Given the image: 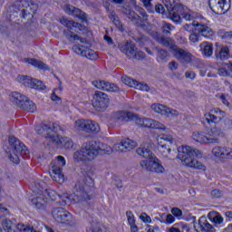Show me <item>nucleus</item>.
Returning a JSON list of instances; mask_svg holds the SVG:
<instances>
[{
  "mask_svg": "<svg viewBox=\"0 0 232 232\" xmlns=\"http://www.w3.org/2000/svg\"><path fill=\"white\" fill-rule=\"evenodd\" d=\"M76 194L68 196V194L64 193L63 195H59L55 190H43L44 195L45 197H49L51 200L60 199L61 206H70L73 204V202H81L82 198L84 200H90L92 197V190L93 189V180L92 178H87L86 181L79 182L76 185Z\"/></svg>",
  "mask_w": 232,
  "mask_h": 232,
  "instance_id": "nucleus-1",
  "label": "nucleus"
},
{
  "mask_svg": "<svg viewBox=\"0 0 232 232\" xmlns=\"http://www.w3.org/2000/svg\"><path fill=\"white\" fill-rule=\"evenodd\" d=\"M113 149L106 143L89 142L73 153L75 162H92L97 155H111Z\"/></svg>",
  "mask_w": 232,
  "mask_h": 232,
  "instance_id": "nucleus-2",
  "label": "nucleus"
},
{
  "mask_svg": "<svg viewBox=\"0 0 232 232\" xmlns=\"http://www.w3.org/2000/svg\"><path fill=\"white\" fill-rule=\"evenodd\" d=\"M177 157L183 166L191 168L192 169H198L199 171H206V165L197 160V159H202V151L198 150V149L188 145H181L178 147Z\"/></svg>",
  "mask_w": 232,
  "mask_h": 232,
  "instance_id": "nucleus-3",
  "label": "nucleus"
},
{
  "mask_svg": "<svg viewBox=\"0 0 232 232\" xmlns=\"http://www.w3.org/2000/svg\"><path fill=\"white\" fill-rule=\"evenodd\" d=\"M136 153L140 155V157H143V160L140 162V166L141 169L144 171H150L151 173H158L159 175H162V173H166V169L162 166V162L150 149H146L144 147H140L137 149Z\"/></svg>",
  "mask_w": 232,
  "mask_h": 232,
  "instance_id": "nucleus-4",
  "label": "nucleus"
},
{
  "mask_svg": "<svg viewBox=\"0 0 232 232\" xmlns=\"http://www.w3.org/2000/svg\"><path fill=\"white\" fill-rule=\"evenodd\" d=\"M35 130L39 135H45L46 139L50 140L51 142H55L60 148H64V150H72L73 148L72 139L59 136L57 133L59 131V126L42 125L41 127H36Z\"/></svg>",
  "mask_w": 232,
  "mask_h": 232,
  "instance_id": "nucleus-5",
  "label": "nucleus"
},
{
  "mask_svg": "<svg viewBox=\"0 0 232 232\" xmlns=\"http://www.w3.org/2000/svg\"><path fill=\"white\" fill-rule=\"evenodd\" d=\"M6 155L13 164H19L21 162V155L26 151V146L15 137L9 139V147L5 150Z\"/></svg>",
  "mask_w": 232,
  "mask_h": 232,
  "instance_id": "nucleus-6",
  "label": "nucleus"
},
{
  "mask_svg": "<svg viewBox=\"0 0 232 232\" xmlns=\"http://www.w3.org/2000/svg\"><path fill=\"white\" fill-rule=\"evenodd\" d=\"M45 187L46 183L43 180H37L33 186V191L36 196L31 200V204L36 209H44V208H46L48 197H46L43 191Z\"/></svg>",
  "mask_w": 232,
  "mask_h": 232,
  "instance_id": "nucleus-7",
  "label": "nucleus"
},
{
  "mask_svg": "<svg viewBox=\"0 0 232 232\" xmlns=\"http://www.w3.org/2000/svg\"><path fill=\"white\" fill-rule=\"evenodd\" d=\"M60 23L65 28H67V31L65 32L66 37L70 41H80L82 44H86V39L81 38L79 34L73 33V32H81V24L74 22L72 19H69L67 17H62L60 18Z\"/></svg>",
  "mask_w": 232,
  "mask_h": 232,
  "instance_id": "nucleus-8",
  "label": "nucleus"
},
{
  "mask_svg": "<svg viewBox=\"0 0 232 232\" xmlns=\"http://www.w3.org/2000/svg\"><path fill=\"white\" fill-rule=\"evenodd\" d=\"M66 166V160L64 157L58 156L54 160L52 161L50 166V177L53 180L58 182V184L64 183V174H63V168Z\"/></svg>",
  "mask_w": 232,
  "mask_h": 232,
  "instance_id": "nucleus-9",
  "label": "nucleus"
},
{
  "mask_svg": "<svg viewBox=\"0 0 232 232\" xmlns=\"http://www.w3.org/2000/svg\"><path fill=\"white\" fill-rule=\"evenodd\" d=\"M180 15L185 21H193V19H195L193 11L189 10V8L182 4H176L174 5V10L170 12V19L174 23L179 24L182 21Z\"/></svg>",
  "mask_w": 232,
  "mask_h": 232,
  "instance_id": "nucleus-10",
  "label": "nucleus"
},
{
  "mask_svg": "<svg viewBox=\"0 0 232 232\" xmlns=\"http://www.w3.org/2000/svg\"><path fill=\"white\" fill-rule=\"evenodd\" d=\"M184 30L187 32H191L192 30H195L202 35L203 37H206L207 39H209L210 37H213V30L208 26L206 22H202L201 20L193 22L192 24H186L184 25Z\"/></svg>",
  "mask_w": 232,
  "mask_h": 232,
  "instance_id": "nucleus-11",
  "label": "nucleus"
},
{
  "mask_svg": "<svg viewBox=\"0 0 232 232\" xmlns=\"http://www.w3.org/2000/svg\"><path fill=\"white\" fill-rule=\"evenodd\" d=\"M76 131H85L86 133H99L101 127L99 123L90 120H77L73 124Z\"/></svg>",
  "mask_w": 232,
  "mask_h": 232,
  "instance_id": "nucleus-12",
  "label": "nucleus"
},
{
  "mask_svg": "<svg viewBox=\"0 0 232 232\" xmlns=\"http://www.w3.org/2000/svg\"><path fill=\"white\" fill-rule=\"evenodd\" d=\"M212 157L215 160L224 162L225 160H232V148L228 146H216L212 149Z\"/></svg>",
  "mask_w": 232,
  "mask_h": 232,
  "instance_id": "nucleus-13",
  "label": "nucleus"
},
{
  "mask_svg": "<svg viewBox=\"0 0 232 232\" xmlns=\"http://www.w3.org/2000/svg\"><path fill=\"white\" fill-rule=\"evenodd\" d=\"M208 6L214 14L222 15L231 8V2L229 0H208Z\"/></svg>",
  "mask_w": 232,
  "mask_h": 232,
  "instance_id": "nucleus-14",
  "label": "nucleus"
},
{
  "mask_svg": "<svg viewBox=\"0 0 232 232\" xmlns=\"http://www.w3.org/2000/svg\"><path fill=\"white\" fill-rule=\"evenodd\" d=\"M136 124L140 128H151V130H160L161 131H166V126L160 123V121H157L153 119L140 118L138 116L136 118Z\"/></svg>",
  "mask_w": 232,
  "mask_h": 232,
  "instance_id": "nucleus-15",
  "label": "nucleus"
},
{
  "mask_svg": "<svg viewBox=\"0 0 232 232\" xmlns=\"http://www.w3.org/2000/svg\"><path fill=\"white\" fill-rule=\"evenodd\" d=\"M109 104L110 98H108V95L106 93L99 91L94 93L92 106L98 111H102V110H106Z\"/></svg>",
  "mask_w": 232,
  "mask_h": 232,
  "instance_id": "nucleus-16",
  "label": "nucleus"
},
{
  "mask_svg": "<svg viewBox=\"0 0 232 232\" xmlns=\"http://www.w3.org/2000/svg\"><path fill=\"white\" fill-rule=\"evenodd\" d=\"M119 48L122 53L126 54V57H130V59H133V57L136 59H144V53L138 52L133 43L121 44Z\"/></svg>",
  "mask_w": 232,
  "mask_h": 232,
  "instance_id": "nucleus-17",
  "label": "nucleus"
},
{
  "mask_svg": "<svg viewBox=\"0 0 232 232\" xmlns=\"http://www.w3.org/2000/svg\"><path fill=\"white\" fill-rule=\"evenodd\" d=\"M152 111L162 117H179V111L171 109L160 103H154L150 106Z\"/></svg>",
  "mask_w": 232,
  "mask_h": 232,
  "instance_id": "nucleus-18",
  "label": "nucleus"
},
{
  "mask_svg": "<svg viewBox=\"0 0 232 232\" xmlns=\"http://www.w3.org/2000/svg\"><path fill=\"white\" fill-rule=\"evenodd\" d=\"M224 117H226V111L218 107L212 108L208 112L204 114V119L208 124H211V122H220Z\"/></svg>",
  "mask_w": 232,
  "mask_h": 232,
  "instance_id": "nucleus-19",
  "label": "nucleus"
},
{
  "mask_svg": "<svg viewBox=\"0 0 232 232\" xmlns=\"http://www.w3.org/2000/svg\"><path fill=\"white\" fill-rule=\"evenodd\" d=\"M73 53H77V55H82V57H86L90 59V61H96L99 59V55L92 49H90L86 45H74L72 47Z\"/></svg>",
  "mask_w": 232,
  "mask_h": 232,
  "instance_id": "nucleus-20",
  "label": "nucleus"
},
{
  "mask_svg": "<svg viewBox=\"0 0 232 232\" xmlns=\"http://www.w3.org/2000/svg\"><path fill=\"white\" fill-rule=\"evenodd\" d=\"M157 142L159 144L158 148L160 153H161L164 159H169V160H173L177 157V150H171V147L167 143H162V138H157Z\"/></svg>",
  "mask_w": 232,
  "mask_h": 232,
  "instance_id": "nucleus-21",
  "label": "nucleus"
},
{
  "mask_svg": "<svg viewBox=\"0 0 232 232\" xmlns=\"http://www.w3.org/2000/svg\"><path fill=\"white\" fill-rule=\"evenodd\" d=\"M135 148H137V143L130 139H123L121 142L113 145V150L121 152L131 151V150H135Z\"/></svg>",
  "mask_w": 232,
  "mask_h": 232,
  "instance_id": "nucleus-22",
  "label": "nucleus"
},
{
  "mask_svg": "<svg viewBox=\"0 0 232 232\" xmlns=\"http://www.w3.org/2000/svg\"><path fill=\"white\" fill-rule=\"evenodd\" d=\"M63 10L65 12V14H68V15L77 17V19H80V21H88V14L73 5H65L63 6Z\"/></svg>",
  "mask_w": 232,
  "mask_h": 232,
  "instance_id": "nucleus-23",
  "label": "nucleus"
},
{
  "mask_svg": "<svg viewBox=\"0 0 232 232\" xmlns=\"http://www.w3.org/2000/svg\"><path fill=\"white\" fill-rule=\"evenodd\" d=\"M207 144H217L220 137H224V131L222 129L214 127L210 129L206 134Z\"/></svg>",
  "mask_w": 232,
  "mask_h": 232,
  "instance_id": "nucleus-24",
  "label": "nucleus"
},
{
  "mask_svg": "<svg viewBox=\"0 0 232 232\" xmlns=\"http://www.w3.org/2000/svg\"><path fill=\"white\" fill-rule=\"evenodd\" d=\"M113 119L120 121L121 122H130V121H134L137 122V114L128 111H120L114 112L112 115Z\"/></svg>",
  "mask_w": 232,
  "mask_h": 232,
  "instance_id": "nucleus-25",
  "label": "nucleus"
},
{
  "mask_svg": "<svg viewBox=\"0 0 232 232\" xmlns=\"http://www.w3.org/2000/svg\"><path fill=\"white\" fill-rule=\"evenodd\" d=\"M170 53L181 63H191V53L177 45L170 50Z\"/></svg>",
  "mask_w": 232,
  "mask_h": 232,
  "instance_id": "nucleus-26",
  "label": "nucleus"
},
{
  "mask_svg": "<svg viewBox=\"0 0 232 232\" xmlns=\"http://www.w3.org/2000/svg\"><path fill=\"white\" fill-rule=\"evenodd\" d=\"M170 53L181 63H191V53L177 45L170 50Z\"/></svg>",
  "mask_w": 232,
  "mask_h": 232,
  "instance_id": "nucleus-27",
  "label": "nucleus"
},
{
  "mask_svg": "<svg viewBox=\"0 0 232 232\" xmlns=\"http://www.w3.org/2000/svg\"><path fill=\"white\" fill-rule=\"evenodd\" d=\"M92 86H94L98 90H103V92H119V86L115 85L114 83H110L102 80H96L92 82Z\"/></svg>",
  "mask_w": 232,
  "mask_h": 232,
  "instance_id": "nucleus-28",
  "label": "nucleus"
},
{
  "mask_svg": "<svg viewBox=\"0 0 232 232\" xmlns=\"http://www.w3.org/2000/svg\"><path fill=\"white\" fill-rule=\"evenodd\" d=\"M194 229L197 232H215V228L208 222L206 216L199 218L198 222L194 225Z\"/></svg>",
  "mask_w": 232,
  "mask_h": 232,
  "instance_id": "nucleus-29",
  "label": "nucleus"
},
{
  "mask_svg": "<svg viewBox=\"0 0 232 232\" xmlns=\"http://www.w3.org/2000/svg\"><path fill=\"white\" fill-rule=\"evenodd\" d=\"M20 10L24 12V15H32L37 12V5L34 3H28L26 1H21L19 5Z\"/></svg>",
  "mask_w": 232,
  "mask_h": 232,
  "instance_id": "nucleus-30",
  "label": "nucleus"
},
{
  "mask_svg": "<svg viewBox=\"0 0 232 232\" xmlns=\"http://www.w3.org/2000/svg\"><path fill=\"white\" fill-rule=\"evenodd\" d=\"M26 99H28V97L17 92H11L9 95L10 102H12V104L16 106L17 108H21Z\"/></svg>",
  "mask_w": 232,
  "mask_h": 232,
  "instance_id": "nucleus-31",
  "label": "nucleus"
},
{
  "mask_svg": "<svg viewBox=\"0 0 232 232\" xmlns=\"http://www.w3.org/2000/svg\"><path fill=\"white\" fill-rule=\"evenodd\" d=\"M216 57L220 61H226V59L229 58V47L222 46L219 44H216Z\"/></svg>",
  "mask_w": 232,
  "mask_h": 232,
  "instance_id": "nucleus-32",
  "label": "nucleus"
},
{
  "mask_svg": "<svg viewBox=\"0 0 232 232\" xmlns=\"http://www.w3.org/2000/svg\"><path fill=\"white\" fill-rule=\"evenodd\" d=\"M125 215H126L128 225L130 227V231L138 232L139 227H137V218H135V214H133L131 210H128Z\"/></svg>",
  "mask_w": 232,
  "mask_h": 232,
  "instance_id": "nucleus-33",
  "label": "nucleus"
},
{
  "mask_svg": "<svg viewBox=\"0 0 232 232\" xmlns=\"http://www.w3.org/2000/svg\"><path fill=\"white\" fill-rule=\"evenodd\" d=\"M200 52L203 57H211L213 55V44L208 42H203L199 44Z\"/></svg>",
  "mask_w": 232,
  "mask_h": 232,
  "instance_id": "nucleus-34",
  "label": "nucleus"
},
{
  "mask_svg": "<svg viewBox=\"0 0 232 232\" xmlns=\"http://www.w3.org/2000/svg\"><path fill=\"white\" fill-rule=\"evenodd\" d=\"M208 219L210 222H212V224H215V226H220V224H224V218L222 217V214L217 211L209 212Z\"/></svg>",
  "mask_w": 232,
  "mask_h": 232,
  "instance_id": "nucleus-35",
  "label": "nucleus"
},
{
  "mask_svg": "<svg viewBox=\"0 0 232 232\" xmlns=\"http://www.w3.org/2000/svg\"><path fill=\"white\" fill-rule=\"evenodd\" d=\"M152 37H154V39H157V41H159V43L162 44V46H166V48H169L170 50H173V48L177 46L175 45V44H173V40H171L170 38L163 37L159 39V33H155Z\"/></svg>",
  "mask_w": 232,
  "mask_h": 232,
  "instance_id": "nucleus-36",
  "label": "nucleus"
},
{
  "mask_svg": "<svg viewBox=\"0 0 232 232\" xmlns=\"http://www.w3.org/2000/svg\"><path fill=\"white\" fill-rule=\"evenodd\" d=\"M24 63L31 64V66H34V68H39V70H48V66H46L44 63L36 59L25 58L24 59Z\"/></svg>",
  "mask_w": 232,
  "mask_h": 232,
  "instance_id": "nucleus-37",
  "label": "nucleus"
},
{
  "mask_svg": "<svg viewBox=\"0 0 232 232\" xmlns=\"http://www.w3.org/2000/svg\"><path fill=\"white\" fill-rule=\"evenodd\" d=\"M218 75L221 77H232V63L223 64V68L218 69Z\"/></svg>",
  "mask_w": 232,
  "mask_h": 232,
  "instance_id": "nucleus-38",
  "label": "nucleus"
},
{
  "mask_svg": "<svg viewBox=\"0 0 232 232\" xmlns=\"http://www.w3.org/2000/svg\"><path fill=\"white\" fill-rule=\"evenodd\" d=\"M193 231L191 230V227L184 223H176L170 227L169 232H189Z\"/></svg>",
  "mask_w": 232,
  "mask_h": 232,
  "instance_id": "nucleus-39",
  "label": "nucleus"
},
{
  "mask_svg": "<svg viewBox=\"0 0 232 232\" xmlns=\"http://www.w3.org/2000/svg\"><path fill=\"white\" fill-rule=\"evenodd\" d=\"M21 110H24V111H29V113H35L37 111V107L34 102L30 101V99L26 98V101L20 107Z\"/></svg>",
  "mask_w": 232,
  "mask_h": 232,
  "instance_id": "nucleus-40",
  "label": "nucleus"
},
{
  "mask_svg": "<svg viewBox=\"0 0 232 232\" xmlns=\"http://www.w3.org/2000/svg\"><path fill=\"white\" fill-rule=\"evenodd\" d=\"M59 218L55 220L61 224H70V222H73V217H72V214L66 210L59 216Z\"/></svg>",
  "mask_w": 232,
  "mask_h": 232,
  "instance_id": "nucleus-41",
  "label": "nucleus"
},
{
  "mask_svg": "<svg viewBox=\"0 0 232 232\" xmlns=\"http://www.w3.org/2000/svg\"><path fill=\"white\" fill-rule=\"evenodd\" d=\"M28 88H31L33 90H46V86L43 82L37 80V79H33L29 81V86Z\"/></svg>",
  "mask_w": 232,
  "mask_h": 232,
  "instance_id": "nucleus-42",
  "label": "nucleus"
},
{
  "mask_svg": "<svg viewBox=\"0 0 232 232\" xmlns=\"http://www.w3.org/2000/svg\"><path fill=\"white\" fill-rule=\"evenodd\" d=\"M191 137L195 142H198L199 144H208L206 134L200 131H194Z\"/></svg>",
  "mask_w": 232,
  "mask_h": 232,
  "instance_id": "nucleus-43",
  "label": "nucleus"
},
{
  "mask_svg": "<svg viewBox=\"0 0 232 232\" xmlns=\"http://www.w3.org/2000/svg\"><path fill=\"white\" fill-rule=\"evenodd\" d=\"M16 232H41V229H34V227H30L24 224H18L15 227Z\"/></svg>",
  "mask_w": 232,
  "mask_h": 232,
  "instance_id": "nucleus-44",
  "label": "nucleus"
},
{
  "mask_svg": "<svg viewBox=\"0 0 232 232\" xmlns=\"http://www.w3.org/2000/svg\"><path fill=\"white\" fill-rule=\"evenodd\" d=\"M157 60L159 61V63H168V61H169V53L162 49L159 50Z\"/></svg>",
  "mask_w": 232,
  "mask_h": 232,
  "instance_id": "nucleus-45",
  "label": "nucleus"
},
{
  "mask_svg": "<svg viewBox=\"0 0 232 232\" xmlns=\"http://www.w3.org/2000/svg\"><path fill=\"white\" fill-rule=\"evenodd\" d=\"M30 80L31 78L27 76L18 75L16 77V82L20 84H23V86H25V88H28V86H30Z\"/></svg>",
  "mask_w": 232,
  "mask_h": 232,
  "instance_id": "nucleus-46",
  "label": "nucleus"
},
{
  "mask_svg": "<svg viewBox=\"0 0 232 232\" xmlns=\"http://www.w3.org/2000/svg\"><path fill=\"white\" fill-rule=\"evenodd\" d=\"M121 82H123V84H125L126 86H129L130 88H134L137 81H135L134 79H132L129 76H122Z\"/></svg>",
  "mask_w": 232,
  "mask_h": 232,
  "instance_id": "nucleus-47",
  "label": "nucleus"
},
{
  "mask_svg": "<svg viewBox=\"0 0 232 232\" xmlns=\"http://www.w3.org/2000/svg\"><path fill=\"white\" fill-rule=\"evenodd\" d=\"M139 219L143 224H153V220L151 219V217H150V215H148L146 212L140 213L139 216Z\"/></svg>",
  "mask_w": 232,
  "mask_h": 232,
  "instance_id": "nucleus-48",
  "label": "nucleus"
},
{
  "mask_svg": "<svg viewBox=\"0 0 232 232\" xmlns=\"http://www.w3.org/2000/svg\"><path fill=\"white\" fill-rule=\"evenodd\" d=\"M218 99L221 101V102L224 104V106H227V108H229L232 110V104L229 103L227 99H229V95L227 94H219Z\"/></svg>",
  "mask_w": 232,
  "mask_h": 232,
  "instance_id": "nucleus-49",
  "label": "nucleus"
},
{
  "mask_svg": "<svg viewBox=\"0 0 232 232\" xmlns=\"http://www.w3.org/2000/svg\"><path fill=\"white\" fill-rule=\"evenodd\" d=\"M1 232H11L12 231V221L4 220L2 223Z\"/></svg>",
  "mask_w": 232,
  "mask_h": 232,
  "instance_id": "nucleus-50",
  "label": "nucleus"
},
{
  "mask_svg": "<svg viewBox=\"0 0 232 232\" xmlns=\"http://www.w3.org/2000/svg\"><path fill=\"white\" fill-rule=\"evenodd\" d=\"M134 88L140 90V92H150V86L146 83L139 82L136 81Z\"/></svg>",
  "mask_w": 232,
  "mask_h": 232,
  "instance_id": "nucleus-51",
  "label": "nucleus"
},
{
  "mask_svg": "<svg viewBox=\"0 0 232 232\" xmlns=\"http://www.w3.org/2000/svg\"><path fill=\"white\" fill-rule=\"evenodd\" d=\"M126 14L130 19V21H134V23L138 24L140 17L138 16L137 14H135L134 11L129 9L127 10Z\"/></svg>",
  "mask_w": 232,
  "mask_h": 232,
  "instance_id": "nucleus-52",
  "label": "nucleus"
},
{
  "mask_svg": "<svg viewBox=\"0 0 232 232\" xmlns=\"http://www.w3.org/2000/svg\"><path fill=\"white\" fill-rule=\"evenodd\" d=\"M65 210L63 208H53L52 211V215L53 217V218L56 220L57 218L59 220H61V218H59V217H61V214L63 213Z\"/></svg>",
  "mask_w": 232,
  "mask_h": 232,
  "instance_id": "nucleus-53",
  "label": "nucleus"
},
{
  "mask_svg": "<svg viewBox=\"0 0 232 232\" xmlns=\"http://www.w3.org/2000/svg\"><path fill=\"white\" fill-rule=\"evenodd\" d=\"M163 3L169 12V17L171 18V12L175 10V5L171 4V0H164Z\"/></svg>",
  "mask_w": 232,
  "mask_h": 232,
  "instance_id": "nucleus-54",
  "label": "nucleus"
},
{
  "mask_svg": "<svg viewBox=\"0 0 232 232\" xmlns=\"http://www.w3.org/2000/svg\"><path fill=\"white\" fill-rule=\"evenodd\" d=\"M171 214L175 217L178 220H182V210L179 208H173L171 209Z\"/></svg>",
  "mask_w": 232,
  "mask_h": 232,
  "instance_id": "nucleus-55",
  "label": "nucleus"
},
{
  "mask_svg": "<svg viewBox=\"0 0 232 232\" xmlns=\"http://www.w3.org/2000/svg\"><path fill=\"white\" fill-rule=\"evenodd\" d=\"M162 30L164 34H170L172 30H175V27L171 25V24H168L166 22L162 23Z\"/></svg>",
  "mask_w": 232,
  "mask_h": 232,
  "instance_id": "nucleus-56",
  "label": "nucleus"
},
{
  "mask_svg": "<svg viewBox=\"0 0 232 232\" xmlns=\"http://www.w3.org/2000/svg\"><path fill=\"white\" fill-rule=\"evenodd\" d=\"M55 92H57V89H54L53 92L51 94V100L55 102L56 104H61L62 100L61 97L57 96V94L55 93Z\"/></svg>",
  "mask_w": 232,
  "mask_h": 232,
  "instance_id": "nucleus-57",
  "label": "nucleus"
},
{
  "mask_svg": "<svg viewBox=\"0 0 232 232\" xmlns=\"http://www.w3.org/2000/svg\"><path fill=\"white\" fill-rule=\"evenodd\" d=\"M158 139H162V144H173V137L171 136H158Z\"/></svg>",
  "mask_w": 232,
  "mask_h": 232,
  "instance_id": "nucleus-58",
  "label": "nucleus"
},
{
  "mask_svg": "<svg viewBox=\"0 0 232 232\" xmlns=\"http://www.w3.org/2000/svg\"><path fill=\"white\" fill-rule=\"evenodd\" d=\"M102 227V225H101L99 223H92V227H91V231L92 232H101V231H103Z\"/></svg>",
  "mask_w": 232,
  "mask_h": 232,
  "instance_id": "nucleus-59",
  "label": "nucleus"
},
{
  "mask_svg": "<svg viewBox=\"0 0 232 232\" xmlns=\"http://www.w3.org/2000/svg\"><path fill=\"white\" fill-rule=\"evenodd\" d=\"M198 68H199V75H201V77H206V73L208 72V68L205 66L204 63H200Z\"/></svg>",
  "mask_w": 232,
  "mask_h": 232,
  "instance_id": "nucleus-60",
  "label": "nucleus"
},
{
  "mask_svg": "<svg viewBox=\"0 0 232 232\" xmlns=\"http://www.w3.org/2000/svg\"><path fill=\"white\" fill-rule=\"evenodd\" d=\"M199 37H200V35H198V34L192 33V34H190L188 39H189L190 43H198Z\"/></svg>",
  "mask_w": 232,
  "mask_h": 232,
  "instance_id": "nucleus-61",
  "label": "nucleus"
},
{
  "mask_svg": "<svg viewBox=\"0 0 232 232\" xmlns=\"http://www.w3.org/2000/svg\"><path fill=\"white\" fill-rule=\"evenodd\" d=\"M179 68V63L172 61L169 63V70H170V72H175V70H178Z\"/></svg>",
  "mask_w": 232,
  "mask_h": 232,
  "instance_id": "nucleus-62",
  "label": "nucleus"
},
{
  "mask_svg": "<svg viewBox=\"0 0 232 232\" xmlns=\"http://www.w3.org/2000/svg\"><path fill=\"white\" fill-rule=\"evenodd\" d=\"M220 36L222 39H232V31L223 32Z\"/></svg>",
  "mask_w": 232,
  "mask_h": 232,
  "instance_id": "nucleus-63",
  "label": "nucleus"
},
{
  "mask_svg": "<svg viewBox=\"0 0 232 232\" xmlns=\"http://www.w3.org/2000/svg\"><path fill=\"white\" fill-rule=\"evenodd\" d=\"M175 222V217L173 214H168L166 217V224H174Z\"/></svg>",
  "mask_w": 232,
  "mask_h": 232,
  "instance_id": "nucleus-64",
  "label": "nucleus"
}]
</instances>
